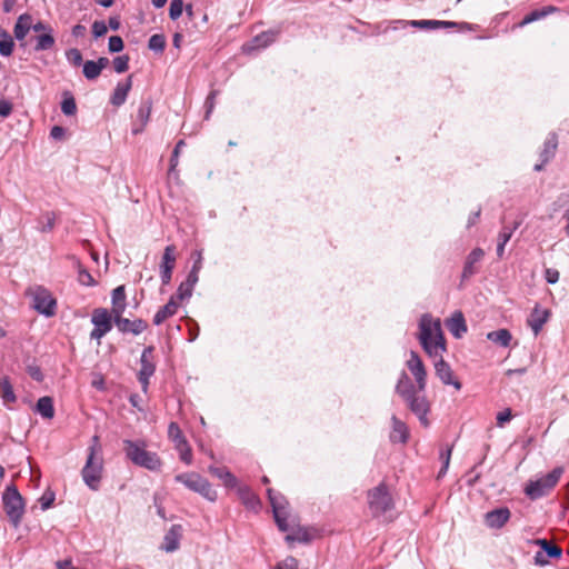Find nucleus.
<instances>
[{
	"mask_svg": "<svg viewBox=\"0 0 569 569\" xmlns=\"http://www.w3.org/2000/svg\"><path fill=\"white\" fill-rule=\"evenodd\" d=\"M53 501H54V493L53 492L44 493L40 498L41 507H42L43 510L50 508L52 506Z\"/></svg>",
	"mask_w": 569,
	"mask_h": 569,
	"instance_id": "obj_61",
	"label": "nucleus"
},
{
	"mask_svg": "<svg viewBox=\"0 0 569 569\" xmlns=\"http://www.w3.org/2000/svg\"><path fill=\"white\" fill-rule=\"evenodd\" d=\"M182 537V526L172 525L163 538L162 549L167 552H173L179 548L180 539Z\"/></svg>",
	"mask_w": 569,
	"mask_h": 569,
	"instance_id": "obj_19",
	"label": "nucleus"
},
{
	"mask_svg": "<svg viewBox=\"0 0 569 569\" xmlns=\"http://www.w3.org/2000/svg\"><path fill=\"white\" fill-rule=\"evenodd\" d=\"M178 307L179 302L176 300V297L172 296L169 301L157 311L153 317V323L159 326L164 322L169 317L176 315Z\"/></svg>",
	"mask_w": 569,
	"mask_h": 569,
	"instance_id": "obj_26",
	"label": "nucleus"
},
{
	"mask_svg": "<svg viewBox=\"0 0 569 569\" xmlns=\"http://www.w3.org/2000/svg\"><path fill=\"white\" fill-rule=\"evenodd\" d=\"M512 415L510 409H506L497 415V425L502 427L506 422L510 421Z\"/></svg>",
	"mask_w": 569,
	"mask_h": 569,
	"instance_id": "obj_58",
	"label": "nucleus"
},
{
	"mask_svg": "<svg viewBox=\"0 0 569 569\" xmlns=\"http://www.w3.org/2000/svg\"><path fill=\"white\" fill-rule=\"evenodd\" d=\"M511 512L507 507L497 508L486 513L485 522L491 529L502 528L510 519Z\"/></svg>",
	"mask_w": 569,
	"mask_h": 569,
	"instance_id": "obj_15",
	"label": "nucleus"
},
{
	"mask_svg": "<svg viewBox=\"0 0 569 569\" xmlns=\"http://www.w3.org/2000/svg\"><path fill=\"white\" fill-rule=\"evenodd\" d=\"M279 30H267L256 36L250 42L243 46L246 52H251L257 49H263L276 41L279 36Z\"/></svg>",
	"mask_w": 569,
	"mask_h": 569,
	"instance_id": "obj_14",
	"label": "nucleus"
},
{
	"mask_svg": "<svg viewBox=\"0 0 569 569\" xmlns=\"http://www.w3.org/2000/svg\"><path fill=\"white\" fill-rule=\"evenodd\" d=\"M113 68L117 73H123L129 68V57L127 54L119 56L113 59Z\"/></svg>",
	"mask_w": 569,
	"mask_h": 569,
	"instance_id": "obj_51",
	"label": "nucleus"
},
{
	"mask_svg": "<svg viewBox=\"0 0 569 569\" xmlns=\"http://www.w3.org/2000/svg\"><path fill=\"white\" fill-rule=\"evenodd\" d=\"M419 327V340L423 350L430 357H438L442 351L446 350L440 321H432L429 316H423L420 320Z\"/></svg>",
	"mask_w": 569,
	"mask_h": 569,
	"instance_id": "obj_1",
	"label": "nucleus"
},
{
	"mask_svg": "<svg viewBox=\"0 0 569 569\" xmlns=\"http://www.w3.org/2000/svg\"><path fill=\"white\" fill-rule=\"evenodd\" d=\"M184 4L182 0H171L169 8V17L171 20H177L181 17Z\"/></svg>",
	"mask_w": 569,
	"mask_h": 569,
	"instance_id": "obj_50",
	"label": "nucleus"
},
{
	"mask_svg": "<svg viewBox=\"0 0 569 569\" xmlns=\"http://www.w3.org/2000/svg\"><path fill=\"white\" fill-rule=\"evenodd\" d=\"M3 509L10 522L17 528L24 513V502L14 485L8 486L2 495Z\"/></svg>",
	"mask_w": 569,
	"mask_h": 569,
	"instance_id": "obj_5",
	"label": "nucleus"
},
{
	"mask_svg": "<svg viewBox=\"0 0 569 569\" xmlns=\"http://www.w3.org/2000/svg\"><path fill=\"white\" fill-rule=\"evenodd\" d=\"M123 313L113 316V322L121 333L140 335L148 328V323L142 319L130 320L122 317Z\"/></svg>",
	"mask_w": 569,
	"mask_h": 569,
	"instance_id": "obj_11",
	"label": "nucleus"
},
{
	"mask_svg": "<svg viewBox=\"0 0 569 569\" xmlns=\"http://www.w3.org/2000/svg\"><path fill=\"white\" fill-rule=\"evenodd\" d=\"M14 42L8 31L0 27V54L9 57L13 51Z\"/></svg>",
	"mask_w": 569,
	"mask_h": 569,
	"instance_id": "obj_38",
	"label": "nucleus"
},
{
	"mask_svg": "<svg viewBox=\"0 0 569 569\" xmlns=\"http://www.w3.org/2000/svg\"><path fill=\"white\" fill-rule=\"evenodd\" d=\"M533 543L541 548L547 558L558 559L562 556V549L547 539H536Z\"/></svg>",
	"mask_w": 569,
	"mask_h": 569,
	"instance_id": "obj_34",
	"label": "nucleus"
},
{
	"mask_svg": "<svg viewBox=\"0 0 569 569\" xmlns=\"http://www.w3.org/2000/svg\"><path fill=\"white\" fill-rule=\"evenodd\" d=\"M268 497L272 506L276 523L280 531H288L289 525L287 522V512L284 506L281 503L282 496L277 497L272 489H268Z\"/></svg>",
	"mask_w": 569,
	"mask_h": 569,
	"instance_id": "obj_13",
	"label": "nucleus"
},
{
	"mask_svg": "<svg viewBox=\"0 0 569 569\" xmlns=\"http://www.w3.org/2000/svg\"><path fill=\"white\" fill-rule=\"evenodd\" d=\"M193 288L190 283H187L186 281L181 282L178 287L177 293L174 295L177 301H182L184 299H188L192 296Z\"/></svg>",
	"mask_w": 569,
	"mask_h": 569,
	"instance_id": "obj_47",
	"label": "nucleus"
},
{
	"mask_svg": "<svg viewBox=\"0 0 569 569\" xmlns=\"http://www.w3.org/2000/svg\"><path fill=\"white\" fill-rule=\"evenodd\" d=\"M34 40H36V46H34L36 51L50 50V49H52V47L54 46V42H56L54 37L52 36V31H48L42 34H39L34 38Z\"/></svg>",
	"mask_w": 569,
	"mask_h": 569,
	"instance_id": "obj_37",
	"label": "nucleus"
},
{
	"mask_svg": "<svg viewBox=\"0 0 569 569\" xmlns=\"http://www.w3.org/2000/svg\"><path fill=\"white\" fill-rule=\"evenodd\" d=\"M553 11H556V8L552 6L545 7L541 10H533L523 18V20L520 22V26H526L541 18H545L547 14Z\"/></svg>",
	"mask_w": 569,
	"mask_h": 569,
	"instance_id": "obj_40",
	"label": "nucleus"
},
{
	"mask_svg": "<svg viewBox=\"0 0 569 569\" xmlns=\"http://www.w3.org/2000/svg\"><path fill=\"white\" fill-rule=\"evenodd\" d=\"M533 559H535V565L540 566V567H543L549 563V560H548L547 556L542 552V550L538 551L535 555Z\"/></svg>",
	"mask_w": 569,
	"mask_h": 569,
	"instance_id": "obj_64",
	"label": "nucleus"
},
{
	"mask_svg": "<svg viewBox=\"0 0 569 569\" xmlns=\"http://www.w3.org/2000/svg\"><path fill=\"white\" fill-rule=\"evenodd\" d=\"M184 140H179L172 151L171 158H170V171H173L176 167L178 166V159L181 151V148L184 146Z\"/></svg>",
	"mask_w": 569,
	"mask_h": 569,
	"instance_id": "obj_53",
	"label": "nucleus"
},
{
	"mask_svg": "<svg viewBox=\"0 0 569 569\" xmlns=\"http://www.w3.org/2000/svg\"><path fill=\"white\" fill-rule=\"evenodd\" d=\"M98 440V436H94L92 438L93 445L89 448L86 465L81 470L82 479L91 490L99 489L103 469L102 459L100 457H97Z\"/></svg>",
	"mask_w": 569,
	"mask_h": 569,
	"instance_id": "obj_3",
	"label": "nucleus"
},
{
	"mask_svg": "<svg viewBox=\"0 0 569 569\" xmlns=\"http://www.w3.org/2000/svg\"><path fill=\"white\" fill-rule=\"evenodd\" d=\"M12 111V103L8 100H0V117L6 118L10 116Z\"/></svg>",
	"mask_w": 569,
	"mask_h": 569,
	"instance_id": "obj_59",
	"label": "nucleus"
},
{
	"mask_svg": "<svg viewBox=\"0 0 569 569\" xmlns=\"http://www.w3.org/2000/svg\"><path fill=\"white\" fill-rule=\"evenodd\" d=\"M148 48L154 52H163L166 48V37L160 33L152 34L148 41Z\"/></svg>",
	"mask_w": 569,
	"mask_h": 569,
	"instance_id": "obj_44",
	"label": "nucleus"
},
{
	"mask_svg": "<svg viewBox=\"0 0 569 569\" xmlns=\"http://www.w3.org/2000/svg\"><path fill=\"white\" fill-rule=\"evenodd\" d=\"M549 310L536 307L528 318V325L532 329L535 336L541 331L543 325L548 321Z\"/></svg>",
	"mask_w": 569,
	"mask_h": 569,
	"instance_id": "obj_22",
	"label": "nucleus"
},
{
	"mask_svg": "<svg viewBox=\"0 0 569 569\" xmlns=\"http://www.w3.org/2000/svg\"><path fill=\"white\" fill-rule=\"evenodd\" d=\"M214 99H216V93L213 91L210 92V94L206 99V108H207L206 119L209 118V114L212 112V110L214 108Z\"/></svg>",
	"mask_w": 569,
	"mask_h": 569,
	"instance_id": "obj_63",
	"label": "nucleus"
},
{
	"mask_svg": "<svg viewBox=\"0 0 569 569\" xmlns=\"http://www.w3.org/2000/svg\"><path fill=\"white\" fill-rule=\"evenodd\" d=\"M79 281L84 286H91L94 283L92 276L87 270L79 271Z\"/></svg>",
	"mask_w": 569,
	"mask_h": 569,
	"instance_id": "obj_62",
	"label": "nucleus"
},
{
	"mask_svg": "<svg viewBox=\"0 0 569 569\" xmlns=\"http://www.w3.org/2000/svg\"><path fill=\"white\" fill-rule=\"evenodd\" d=\"M545 277L548 283H556L559 280V271L552 268L546 269Z\"/></svg>",
	"mask_w": 569,
	"mask_h": 569,
	"instance_id": "obj_60",
	"label": "nucleus"
},
{
	"mask_svg": "<svg viewBox=\"0 0 569 569\" xmlns=\"http://www.w3.org/2000/svg\"><path fill=\"white\" fill-rule=\"evenodd\" d=\"M39 229L41 232H50L56 224V214L53 212L43 213L39 220Z\"/></svg>",
	"mask_w": 569,
	"mask_h": 569,
	"instance_id": "obj_45",
	"label": "nucleus"
},
{
	"mask_svg": "<svg viewBox=\"0 0 569 569\" xmlns=\"http://www.w3.org/2000/svg\"><path fill=\"white\" fill-rule=\"evenodd\" d=\"M168 436L174 442L176 447H181L187 443V440L177 422H170L168 427Z\"/></svg>",
	"mask_w": 569,
	"mask_h": 569,
	"instance_id": "obj_41",
	"label": "nucleus"
},
{
	"mask_svg": "<svg viewBox=\"0 0 569 569\" xmlns=\"http://www.w3.org/2000/svg\"><path fill=\"white\" fill-rule=\"evenodd\" d=\"M520 221H516L512 228L503 227L498 236V244H497V256L501 258L505 252V246L512 237L515 230H517L520 226Z\"/></svg>",
	"mask_w": 569,
	"mask_h": 569,
	"instance_id": "obj_32",
	"label": "nucleus"
},
{
	"mask_svg": "<svg viewBox=\"0 0 569 569\" xmlns=\"http://www.w3.org/2000/svg\"><path fill=\"white\" fill-rule=\"evenodd\" d=\"M311 535L309 533L307 528L298 527L292 533L286 536V540L289 542L298 541V542H309L311 540Z\"/></svg>",
	"mask_w": 569,
	"mask_h": 569,
	"instance_id": "obj_42",
	"label": "nucleus"
},
{
	"mask_svg": "<svg viewBox=\"0 0 569 569\" xmlns=\"http://www.w3.org/2000/svg\"><path fill=\"white\" fill-rule=\"evenodd\" d=\"M558 146V140L556 133H550L543 143V149L540 153L541 163L535 166L536 171H540L543 166L549 162L550 159L553 158Z\"/></svg>",
	"mask_w": 569,
	"mask_h": 569,
	"instance_id": "obj_20",
	"label": "nucleus"
},
{
	"mask_svg": "<svg viewBox=\"0 0 569 569\" xmlns=\"http://www.w3.org/2000/svg\"><path fill=\"white\" fill-rule=\"evenodd\" d=\"M174 480L211 502L218 498L217 491L212 488L211 483L197 472L179 473L174 477Z\"/></svg>",
	"mask_w": 569,
	"mask_h": 569,
	"instance_id": "obj_6",
	"label": "nucleus"
},
{
	"mask_svg": "<svg viewBox=\"0 0 569 569\" xmlns=\"http://www.w3.org/2000/svg\"><path fill=\"white\" fill-rule=\"evenodd\" d=\"M407 367L416 379L418 391H425L427 386V371L421 358L416 351L410 352V359L407 361Z\"/></svg>",
	"mask_w": 569,
	"mask_h": 569,
	"instance_id": "obj_10",
	"label": "nucleus"
},
{
	"mask_svg": "<svg viewBox=\"0 0 569 569\" xmlns=\"http://www.w3.org/2000/svg\"><path fill=\"white\" fill-rule=\"evenodd\" d=\"M176 266V247L167 246L162 254V261L160 264V277L161 283L167 286L171 281L172 271Z\"/></svg>",
	"mask_w": 569,
	"mask_h": 569,
	"instance_id": "obj_12",
	"label": "nucleus"
},
{
	"mask_svg": "<svg viewBox=\"0 0 569 569\" xmlns=\"http://www.w3.org/2000/svg\"><path fill=\"white\" fill-rule=\"evenodd\" d=\"M274 569H298V560L295 557H287Z\"/></svg>",
	"mask_w": 569,
	"mask_h": 569,
	"instance_id": "obj_57",
	"label": "nucleus"
},
{
	"mask_svg": "<svg viewBox=\"0 0 569 569\" xmlns=\"http://www.w3.org/2000/svg\"><path fill=\"white\" fill-rule=\"evenodd\" d=\"M448 330L455 338H461L467 332V325L461 312H455L446 322Z\"/></svg>",
	"mask_w": 569,
	"mask_h": 569,
	"instance_id": "obj_24",
	"label": "nucleus"
},
{
	"mask_svg": "<svg viewBox=\"0 0 569 569\" xmlns=\"http://www.w3.org/2000/svg\"><path fill=\"white\" fill-rule=\"evenodd\" d=\"M176 448H177V449L179 450V452H180V459H181L184 463L190 465V463H191V461H192V452H191V449H190V447H189L188 442H187V443H184V446L176 447Z\"/></svg>",
	"mask_w": 569,
	"mask_h": 569,
	"instance_id": "obj_55",
	"label": "nucleus"
},
{
	"mask_svg": "<svg viewBox=\"0 0 569 569\" xmlns=\"http://www.w3.org/2000/svg\"><path fill=\"white\" fill-rule=\"evenodd\" d=\"M146 442L123 440L126 457L136 466L150 471H159L162 466L160 457L156 452L146 449Z\"/></svg>",
	"mask_w": 569,
	"mask_h": 569,
	"instance_id": "obj_2",
	"label": "nucleus"
},
{
	"mask_svg": "<svg viewBox=\"0 0 569 569\" xmlns=\"http://www.w3.org/2000/svg\"><path fill=\"white\" fill-rule=\"evenodd\" d=\"M36 411L46 419H52L54 416L53 400L51 397H41L36 405Z\"/></svg>",
	"mask_w": 569,
	"mask_h": 569,
	"instance_id": "obj_33",
	"label": "nucleus"
},
{
	"mask_svg": "<svg viewBox=\"0 0 569 569\" xmlns=\"http://www.w3.org/2000/svg\"><path fill=\"white\" fill-rule=\"evenodd\" d=\"M32 17L28 13L21 14L13 28L14 38L22 41L31 30Z\"/></svg>",
	"mask_w": 569,
	"mask_h": 569,
	"instance_id": "obj_31",
	"label": "nucleus"
},
{
	"mask_svg": "<svg viewBox=\"0 0 569 569\" xmlns=\"http://www.w3.org/2000/svg\"><path fill=\"white\" fill-rule=\"evenodd\" d=\"M209 472L223 481L227 488H236L238 486L237 478L226 467H209Z\"/></svg>",
	"mask_w": 569,
	"mask_h": 569,
	"instance_id": "obj_30",
	"label": "nucleus"
},
{
	"mask_svg": "<svg viewBox=\"0 0 569 569\" xmlns=\"http://www.w3.org/2000/svg\"><path fill=\"white\" fill-rule=\"evenodd\" d=\"M31 295L33 298V308L38 312L47 317H51L54 315L57 303L56 300L52 298L51 293L49 292V290L39 286L32 289Z\"/></svg>",
	"mask_w": 569,
	"mask_h": 569,
	"instance_id": "obj_9",
	"label": "nucleus"
},
{
	"mask_svg": "<svg viewBox=\"0 0 569 569\" xmlns=\"http://www.w3.org/2000/svg\"><path fill=\"white\" fill-rule=\"evenodd\" d=\"M140 366L138 373H141V376H152L156 371V366L152 360H142L140 361Z\"/></svg>",
	"mask_w": 569,
	"mask_h": 569,
	"instance_id": "obj_54",
	"label": "nucleus"
},
{
	"mask_svg": "<svg viewBox=\"0 0 569 569\" xmlns=\"http://www.w3.org/2000/svg\"><path fill=\"white\" fill-rule=\"evenodd\" d=\"M392 431L390 433V440L392 442L406 443L409 438V431L405 422L398 419L395 415L391 417Z\"/></svg>",
	"mask_w": 569,
	"mask_h": 569,
	"instance_id": "obj_28",
	"label": "nucleus"
},
{
	"mask_svg": "<svg viewBox=\"0 0 569 569\" xmlns=\"http://www.w3.org/2000/svg\"><path fill=\"white\" fill-rule=\"evenodd\" d=\"M67 60L74 67L81 66L83 62L82 53L79 49L72 48L66 52Z\"/></svg>",
	"mask_w": 569,
	"mask_h": 569,
	"instance_id": "obj_49",
	"label": "nucleus"
},
{
	"mask_svg": "<svg viewBox=\"0 0 569 569\" xmlns=\"http://www.w3.org/2000/svg\"><path fill=\"white\" fill-rule=\"evenodd\" d=\"M113 315L104 308H97L92 312L91 322L98 329L108 333L112 329Z\"/></svg>",
	"mask_w": 569,
	"mask_h": 569,
	"instance_id": "obj_17",
	"label": "nucleus"
},
{
	"mask_svg": "<svg viewBox=\"0 0 569 569\" xmlns=\"http://www.w3.org/2000/svg\"><path fill=\"white\" fill-rule=\"evenodd\" d=\"M369 509L373 517L380 518L393 508V501L385 483L369 490Z\"/></svg>",
	"mask_w": 569,
	"mask_h": 569,
	"instance_id": "obj_7",
	"label": "nucleus"
},
{
	"mask_svg": "<svg viewBox=\"0 0 569 569\" xmlns=\"http://www.w3.org/2000/svg\"><path fill=\"white\" fill-rule=\"evenodd\" d=\"M82 72L88 80H96L101 73L98 64L93 60H88L83 63Z\"/></svg>",
	"mask_w": 569,
	"mask_h": 569,
	"instance_id": "obj_46",
	"label": "nucleus"
},
{
	"mask_svg": "<svg viewBox=\"0 0 569 569\" xmlns=\"http://www.w3.org/2000/svg\"><path fill=\"white\" fill-rule=\"evenodd\" d=\"M238 496L241 502L246 506L247 509L252 511H258L261 507V502L259 497L250 490L249 487H239Z\"/></svg>",
	"mask_w": 569,
	"mask_h": 569,
	"instance_id": "obj_25",
	"label": "nucleus"
},
{
	"mask_svg": "<svg viewBox=\"0 0 569 569\" xmlns=\"http://www.w3.org/2000/svg\"><path fill=\"white\" fill-rule=\"evenodd\" d=\"M422 391H418V389L409 395L408 392L405 395V401L407 402L409 409L412 413H415L420 423L423 427L429 426V420L427 418V415L430 410V403L427 400L426 396L420 395Z\"/></svg>",
	"mask_w": 569,
	"mask_h": 569,
	"instance_id": "obj_8",
	"label": "nucleus"
},
{
	"mask_svg": "<svg viewBox=\"0 0 569 569\" xmlns=\"http://www.w3.org/2000/svg\"><path fill=\"white\" fill-rule=\"evenodd\" d=\"M123 40L121 39V37L119 36H111L109 38V43H108V48H109V51L114 53V52H120L123 50Z\"/></svg>",
	"mask_w": 569,
	"mask_h": 569,
	"instance_id": "obj_52",
	"label": "nucleus"
},
{
	"mask_svg": "<svg viewBox=\"0 0 569 569\" xmlns=\"http://www.w3.org/2000/svg\"><path fill=\"white\" fill-rule=\"evenodd\" d=\"M451 452H452V447H448L446 450L440 452V460L442 462V467L438 472V479L446 475V472L449 468Z\"/></svg>",
	"mask_w": 569,
	"mask_h": 569,
	"instance_id": "obj_48",
	"label": "nucleus"
},
{
	"mask_svg": "<svg viewBox=\"0 0 569 569\" xmlns=\"http://www.w3.org/2000/svg\"><path fill=\"white\" fill-rule=\"evenodd\" d=\"M61 111L66 116H73L77 112V103L73 96L70 92H64L63 100L61 102Z\"/></svg>",
	"mask_w": 569,
	"mask_h": 569,
	"instance_id": "obj_43",
	"label": "nucleus"
},
{
	"mask_svg": "<svg viewBox=\"0 0 569 569\" xmlns=\"http://www.w3.org/2000/svg\"><path fill=\"white\" fill-rule=\"evenodd\" d=\"M151 110H152L151 100L147 99L140 103L138 113H137V121L139 122V124H134V127L132 129L133 134H138L143 131L144 127L147 126V123L150 119Z\"/></svg>",
	"mask_w": 569,
	"mask_h": 569,
	"instance_id": "obj_21",
	"label": "nucleus"
},
{
	"mask_svg": "<svg viewBox=\"0 0 569 569\" xmlns=\"http://www.w3.org/2000/svg\"><path fill=\"white\" fill-rule=\"evenodd\" d=\"M111 302H112L111 312L113 316H118L119 313L124 312L126 307H127L124 286H119L112 290Z\"/></svg>",
	"mask_w": 569,
	"mask_h": 569,
	"instance_id": "obj_29",
	"label": "nucleus"
},
{
	"mask_svg": "<svg viewBox=\"0 0 569 569\" xmlns=\"http://www.w3.org/2000/svg\"><path fill=\"white\" fill-rule=\"evenodd\" d=\"M413 28L419 29H439V28H457V27H463L469 28L468 23H458L453 21H440V20H411L407 22Z\"/></svg>",
	"mask_w": 569,
	"mask_h": 569,
	"instance_id": "obj_18",
	"label": "nucleus"
},
{
	"mask_svg": "<svg viewBox=\"0 0 569 569\" xmlns=\"http://www.w3.org/2000/svg\"><path fill=\"white\" fill-rule=\"evenodd\" d=\"M485 256V251L481 248L473 249L467 257L463 270H462V279H469L471 276L476 273L475 264L479 262Z\"/></svg>",
	"mask_w": 569,
	"mask_h": 569,
	"instance_id": "obj_27",
	"label": "nucleus"
},
{
	"mask_svg": "<svg viewBox=\"0 0 569 569\" xmlns=\"http://www.w3.org/2000/svg\"><path fill=\"white\" fill-rule=\"evenodd\" d=\"M417 390V386H413L406 372H402L397 385L396 392L405 400V395L413 393Z\"/></svg>",
	"mask_w": 569,
	"mask_h": 569,
	"instance_id": "obj_36",
	"label": "nucleus"
},
{
	"mask_svg": "<svg viewBox=\"0 0 569 569\" xmlns=\"http://www.w3.org/2000/svg\"><path fill=\"white\" fill-rule=\"evenodd\" d=\"M487 339L501 347H508L511 341V333L507 329H499L488 332Z\"/></svg>",
	"mask_w": 569,
	"mask_h": 569,
	"instance_id": "obj_35",
	"label": "nucleus"
},
{
	"mask_svg": "<svg viewBox=\"0 0 569 569\" xmlns=\"http://www.w3.org/2000/svg\"><path fill=\"white\" fill-rule=\"evenodd\" d=\"M132 87V76H129L124 82H119L111 96L110 102L114 107H120L126 102L127 96Z\"/></svg>",
	"mask_w": 569,
	"mask_h": 569,
	"instance_id": "obj_23",
	"label": "nucleus"
},
{
	"mask_svg": "<svg viewBox=\"0 0 569 569\" xmlns=\"http://www.w3.org/2000/svg\"><path fill=\"white\" fill-rule=\"evenodd\" d=\"M563 472V467H556L546 476L535 481H529L525 487V493L531 500H537L545 497L556 487Z\"/></svg>",
	"mask_w": 569,
	"mask_h": 569,
	"instance_id": "obj_4",
	"label": "nucleus"
},
{
	"mask_svg": "<svg viewBox=\"0 0 569 569\" xmlns=\"http://www.w3.org/2000/svg\"><path fill=\"white\" fill-rule=\"evenodd\" d=\"M0 397L3 399L4 403L14 402L17 400L12 385L7 377L0 379Z\"/></svg>",
	"mask_w": 569,
	"mask_h": 569,
	"instance_id": "obj_39",
	"label": "nucleus"
},
{
	"mask_svg": "<svg viewBox=\"0 0 569 569\" xmlns=\"http://www.w3.org/2000/svg\"><path fill=\"white\" fill-rule=\"evenodd\" d=\"M439 356H441V353ZM435 370L437 377L442 381V383L451 385L456 390L461 389V382L453 378V371L442 357H440V359L435 363Z\"/></svg>",
	"mask_w": 569,
	"mask_h": 569,
	"instance_id": "obj_16",
	"label": "nucleus"
},
{
	"mask_svg": "<svg viewBox=\"0 0 569 569\" xmlns=\"http://www.w3.org/2000/svg\"><path fill=\"white\" fill-rule=\"evenodd\" d=\"M108 31V26L104 21H94L92 23V33L94 38L103 37Z\"/></svg>",
	"mask_w": 569,
	"mask_h": 569,
	"instance_id": "obj_56",
	"label": "nucleus"
}]
</instances>
